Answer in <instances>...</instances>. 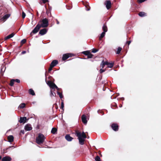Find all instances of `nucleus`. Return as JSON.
<instances>
[{"instance_id": "1", "label": "nucleus", "mask_w": 161, "mask_h": 161, "mask_svg": "<svg viewBox=\"0 0 161 161\" xmlns=\"http://www.w3.org/2000/svg\"><path fill=\"white\" fill-rule=\"evenodd\" d=\"M45 139L44 136L41 134H39L38 136L36 139V142L38 144L43 143Z\"/></svg>"}, {"instance_id": "2", "label": "nucleus", "mask_w": 161, "mask_h": 161, "mask_svg": "<svg viewBox=\"0 0 161 161\" xmlns=\"http://www.w3.org/2000/svg\"><path fill=\"white\" fill-rule=\"evenodd\" d=\"M75 134L78 137L79 143L81 145H83L84 144V139L81 137V133L76 131L75 132Z\"/></svg>"}, {"instance_id": "3", "label": "nucleus", "mask_w": 161, "mask_h": 161, "mask_svg": "<svg viewBox=\"0 0 161 161\" xmlns=\"http://www.w3.org/2000/svg\"><path fill=\"white\" fill-rule=\"evenodd\" d=\"M42 24L41 25H40L41 27H42L45 28L48 26V21L47 18L43 19L42 20Z\"/></svg>"}, {"instance_id": "4", "label": "nucleus", "mask_w": 161, "mask_h": 161, "mask_svg": "<svg viewBox=\"0 0 161 161\" xmlns=\"http://www.w3.org/2000/svg\"><path fill=\"white\" fill-rule=\"evenodd\" d=\"M102 29L103 30V32L101 34L100 38H103L105 35V32H107L108 29L106 25L104 24L102 27Z\"/></svg>"}, {"instance_id": "5", "label": "nucleus", "mask_w": 161, "mask_h": 161, "mask_svg": "<svg viewBox=\"0 0 161 161\" xmlns=\"http://www.w3.org/2000/svg\"><path fill=\"white\" fill-rule=\"evenodd\" d=\"M73 54L72 53H67L64 54L63 56L62 59L63 60H65L67 59L69 57H72Z\"/></svg>"}, {"instance_id": "6", "label": "nucleus", "mask_w": 161, "mask_h": 161, "mask_svg": "<svg viewBox=\"0 0 161 161\" xmlns=\"http://www.w3.org/2000/svg\"><path fill=\"white\" fill-rule=\"evenodd\" d=\"M41 28V25L39 24H37L36 27L34 28L33 30L32 31V32L31 33H31H32L34 34H36L37 33L39 30Z\"/></svg>"}, {"instance_id": "7", "label": "nucleus", "mask_w": 161, "mask_h": 161, "mask_svg": "<svg viewBox=\"0 0 161 161\" xmlns=\"http://www.w3.org/2000/svg\"><path fill=\"white\" fill-rule=\"evenodd\" d=\"M111 127L112 129L115 131H118V125L116 124H112Z\"/></svg>"}, {"instance_id": "8", "label": "nucleus", "mask_w": 161, "mask_h": 161, "mask_svg": "<svg viewBox=\"0 0 161 161\" xmlns=\"http://www.w3.org/2000/svg\"><path fill=\"white\" fill-rule=\"evenodd\" d=\"M106 5V7L108 9L110 8L111 5V3L110 1H106L104 3Z\"/></svg>"}, {"instance_id": "9", "label": "nucleus", "mask_w": 161, "mask_h": 161, "mask_svg": "<svg viewBox=\"0 0 161 161\" xmlns=\"http://www.w3.org/2000/svg\"><path fill=\"white\" fill-rule=\"evenodd\" d=\"M10 16V14H6L4 15L3 18L0 19V21L4 22Z\"/></svg>"}, {"instance_id": "10", "label": "nucleus", "mask_w": 161, "mask_h": 161, "mask_svg": "<svg viewBox=\"0 0 161 161\" xmlns=\"http://www.w3.org/2000/svg\"><path fill=\"white\" fill-rule=\"evenodd\" d=\"M24 129L26 131H30L32 129V127L30 124H27L25 126Z\"/></svg>"}, {"instance_id": "11", "label": "nucleus", "mask_w": 161, "mask_h": 161, "mask_svg": "<svg viewBox=\"0 0 161 161\" xmlns=\"http://www.w3.org/2000/svg\"><path fill=\"white\" fill-rule=\"evenodd\" d=\"M81 120L84 124H86L87 123V121L86 120V117L85 114H83L82 116Z\"/></svg>"}, {"instance_id": "12", "label": "nucleus", "mask_w": 161, "mask_h": 161, "mask_svg": "<svg viewBox=\"0 0 161 161\" xmlns=\"http://www.w3.org/2000/svg\"><path fill=\"white\" fill-rule=\"evenodd\" d=\"M47 32V30L44 28L40 30L39 32V34L42 36L46 34Z\"/></svg>"}, {"instance_id": "13", "label": "nucleus", "mask_w": 161, "mask_h": 161, "mask_svg": "<svg viewBox=\"0 0 161 161\" xmlns=\"http://www.w3.org/2000/svg\"><path fill=\"white\" fill-rule=\"evenodd\" d=\"M58 63V61L56 60H53L50 64V66L52 67L55 66Z\"/></svg>"}, {"instance_id": "14", "label": "nucleus", "mask_w": 161, "mask_h": 161, "mask_svg": "<svg viewBox=\"0 0 161 161\" xmlns=\"http://www.w3.org/2000/svg\"><path fill=\"white\" fill-rule=\"evenodd\" d=\"M26 117H21L19 121L20 123H25L26 122Z\"/></svg>"}, {"instance_id": "15", "label": "nucleus", "mask_w": 161, "mask_h": 161, "mask_svg": "<svg viewBox=\"0 0 161 161\" xmlns=\"http://www.w3.org/2000/svg\"><path fill=\"white\" fill-rule=\"evenodd\" d=\"M11 160V158L8 156H6L3 158L2 161H10Z\"/></svg>"}, {"instance_id": "16", "label": "nucleus", "mask_w": 161, "mask_h": 161, "mask_svg": "<svg viewBox=\"0 0 161 161\" xmlns=\"http://www.w3.org/2000/svg\"><path fill=\"white\" fill-rule=\"evenodd\" d=\"M66 139L68 141H71L73 139V138L71 137L69 134H67L65 136Z\"/></svg>"}, {"instance_id": "17", "label": "nucleus", "mask_w": 161, "mask_h": 161, "mask_svg": "<svg viewBox=\"0 0 161 161\" xmlns=\"http://www.w3.org/2000/svg\"><path fill=\"white\" fill-rule=\"evenodd\" d=\"M8 142H11L14 141V137L12 135H10L8 137Z\"/></svg>"}, {"instance_id": "18", "label": "nucleus", "mask_w": 161, "mask_h": 161, "mask_svg": "<svg viewBox=\"0 0 161 161\" xmlns=\"http://www.w3.org/2000/svg\"><path fill=\"white\" fill-rule=\"evenodd\" d=\"M29 93L32 96H34L35 95V92L32 89H29Z\"/></svg>"}, {"instance_id": "19", "label": "nucleus", "mask_w": 161, "mask_h": 161, "mask_svg": "<svg viewBox=\"0 0 161 161\" xmlns=\"http://www.w3.org/2000/svg\"><path fill=\"white\" fill-rule=\"evenodd\" d=\"M146 14L144 12H140L138 14V15L140 17H143L146 15Z\"/></svg>"}, {"instance_id": "20", "label": "nucleus", "mask_w": 161, "mask_h": 161, "mask_svg": "<svg viewBox=\"0 0 161 161\" xmlns=\"http://www.w3.org/2000/svg\"><path fill=\"white\" fill-rule=\"evenodd\" d=\"M57 131V129L55 128H53L51 131V132L53 134H55Z\"/></svg>"}, {"instance_id": "21", "label": "nucleus", "mask_w": 161, "mask_h": 161, "mask_svg": "<svg viewBox=\"0 0 161 161\" xmlns=\"http://www.w3.org/2000/svg\"><path fill=\"white\" fill-rule=\"evenodd\" d=\"M114 63H109L107 65V67L108 68H112L113 67V66L114 65Z\"/></svg>"}, {"instance_id": "22", "label": "nucleus", "mask_w": 161, "mask_h": 161, "mask_svg": "<svg viewBox=\"0 0 161 161\" xmlns=\"http://www.w3.org/2000/svg\"><path fill=\"white\" fill-rule=\"evenodd\" d=\"M81 137L84 139H85L86 138V136L84 132H83L81 133Z\"/></svg>"}, {"instance_id": "23", "label": "nucleus", "mask_w": 161, "mask_h": 161, "mask_svg": "<svg viewBox=\"0 0 161 161\" xmlns=\"http://www.w3.org/2000/svg\"><path fill=\"white\" fill-rule=\"evenodd\" d=\"M25 103H21L19 106V107L21 108H23L25 107Z\"/></svg>"}, {"instance_id": "24", "label": "nucleus", "mask_w": 161, "mask_h": 161, "mask_svg": "<svg viewBox=\"0 0 161 161\" xmlns=\"http://www.w3.org/2000/svg\"><path fill=\"white\" fill-rule=\"evenodd\" d=\"M121 50H122V48H121L120 47H118V48L117 49V51L116 52V54H119L120 53V52H121Z\"/></svg>"}, {"instance_id": "25", "label": "nucleus", "mask_w": 161, "mask_h": 161, "mask_svg": "<svg viewBox=\"0 0 161 161\" xmlns=\"http://www.w3.org/2000/svg\"><path fill=\"white\" fill-rule=\"evenodd\" d=\"M56 96V94L54 92H53L52 91H50V96L51 97H52L53 96L55 97Z\"/></svg>"}, {"instance_id": "26", "label": "nucleus", "mask_w": 161, "mask_h": 161, "mask_svg": "<svg viewBox=\"0 0 161 161\" xmlns=\"http://www.w3.org/2000/svg\"><path fill=\"white\" fill-rule=\"evenodd\" d=\"M89 53L90 52L89 51H87L83 52H82V53L87 56Z\"/></svg>"}, {"instance_id": "27", "label": "nucleus", "mask_w": 161, "mask_h": 161, "mask_svg": "<svg viewBox=\"0 0 161 161\" xmlns=\"http://www.w3.org/2000/svg\"><path fill=\"white\" fill-rule=\"evenodd\" d=\"M14 79H12L11 81L10 82V85L11 86H13L14 84Z\"/></svg>"}, {"instance_id": "28", "label": "nucleus", "mask_w": 161, "mask_h": 161, "mask_svg": "<svg viewBox=\"0 0 161 161\" xmlns=\"http://www.w3.org/2000/svg\"><path fill=\"white\" fill-rule=\"evenodd\" d=\"M50 87L52 89H53L54 88H57V86L54 83H53Z\"/></svg>"}, {"instance_id": "29", "label": "nucleus", "mask_w": 161, "mask_h": 161, "mask_svg": "<svg viewBox=\"0 0 161 161\" xmlns=\"http://www.w3.org/2000/svg\"><path fill=\"white\" fill-rule=\"evenodd\" d=\"M57 93L58 95H59V97L60 98H62L63 97V96L62 95V93H60L58 91L57 92Z\"/></svg>"}, {"instance_id": "30", "label": "nucleus", "mask_w": 161, "mask_h": 161, "mask_svg": "<svg viewBox=\"0 0 161 161\" xmlns=\"http://www.w3.org/2000/svg\"><path fill=\"white\" fill-rule=\"evenodd\" d=\"M95 160L96 161H101L100 158L98 156H97L96 157Z\"/></svg>"}, {"instance_id": "31", "label": "nucleus", "mask_w": 161, "mask_h": 161, "mask_svg": "<svg viewBox=\"0 0 161 161\" xmlns=\"http://www.w3.org/2000/svg\"><path fill=\"white\" fill-rule=\"evenodd\" d=\"M26 41V40L25 39H24L21 40V44L22 45L25 43Z\"/></svg>"}, {"instance_id": "32", "label": "nucleus", "mask_w": 161, "mask_h": 161, "mask_svg": "<svg viewBox=\"0 0 161 161\" xmlns=\"http://www.w3.org/2000/svg\"><path fill=\"white\" fill-rule=\"evenodd\" d=\"M93 56V55L92 54L90 53H89V54L87 56V58H92Z\"/></svg>"}, {"instance_id": "33", "label": "nucleus", "mask_w": 161, "mask_h": 161, "mask_svg": "<svg viewBox=\"0 0 161 161\" xmlns=\"http://www.w3.org/2000/svg\"><path fill=\"white\" fill-rule=\"evenodd\" d=\"M53 83H52L51 81H48L47 83V84L51 87Z\"/></svg>"}, {"instance_id": "34", "label": "nucleus", "mask_w": 161, "mask_h": 161, "mask_svg": "<svg viewBox=\"0 0 161 161\" xmlns=\"http://www.w3.org/2000/svg\"><path fill=\"white\" fill-rule=\"evenodd\" d=\"M98 51V50L93 48L92 50V52L94 53H96Z\"/></svg>"}, {"instance_id": "35", "label": "nucleus", "mask_w": 161, "mask_h": 161, "mask_svg": "<svg viewBox=\"0 0 161 161\" xmlns=\"http://www.w3.org/2000/svg\"><path fill=\"white\" fill-rule=\"evenodd\" d=\"M102 63H103L104 64H105V65H108L109 63L108 61L104 62V60L102 61Z\"/></svg>"}, {"instance_id": "36", "label": "nucleus", "mask_w": 161, "mask_h": 161, "mask_svg": "<svg viewBox=\"0 0 161 161\" xmlns=\"http://www.w3.org/2000/svg\"><path fill=\"white\" fill-rule=\"evenodd\" d=\"M64 102H63V101L62 102H61V108L63 110H64Z\"/></svg>"}, {"instance_id": "37", "label": "nucleus", "mask_w": 161, "mask_h": 161, "mask_svg": "<svg viewBox=\"0 0 161 161\" xmlns=\"http://www.w3.org/2000/svg\"><path fill=\"white\" fill-rule=\"evenodd\" d=\"M14 35V33H12L11 34H10L8 35L9 36V37L10 38H11Z\"/></svg>"}, {"instance_id": "38", "label": "nucleus", "mask_w": 161, "mask_h": 161, "mask_svg": "<svg viewBox=\"0 0 161 161\" xmlns=\"http://www.w3.org/2000/svg\"><path fill=\"white\" fill-rule=\"evenodd\" d=\"M25 16V13L24 12H23L22 13V17L24 19Z\"/></svg>"}, {"instance_id": "39", "label": "nucleus", "mask_w": 161, "mask_h": 161, "mask_svg": "<svg viewBox=\"0 0 161 161\" xmlns=\"http://www.w3.org/2000/svg\"><path fill=\"white\" fill-rule=\"evenodd\" d=\"M105 71V69H103L102 68L100 69L99 70V72L100 73H102L103 72H104Z\"/></svg>"}, {"instance_id": "40", "label": "nucleus", "mask_w": 161, "mask_h": 161, "mask_svg": "<svg viewBox=\"0 0 161 161\" xmlns=\"http://www.w3.org/2000/svg\"><path fill=\"white\" fill-rule=\"evenodd\" d=\"M138 0V2L139 3H142L144 2L146 0Z\"/></svg>"}, {"instance_id": "41", "label": "nucleus", "mask_w": 161, "mask_h": 161, "mask_svg": "<svg viewBox=\"0 0 161 161\" xmlns=\"http://www.w3.org/2000/svg\"><path fill=\"white\" fill-rule=\"evenodd\" d=\"M14 81L16 82L17 83H19L20 82V80L18 79H14Z\"/></svg>"}, {"instance_id": "42", "label": "nucleus", "mask_w": 161, "mask_h": 161, "mask_svg": "<svg viewBox=\"0 0 161 161\" xmlns=\"http://www.w3.org/2000/svg\"><path fill=\"white\" fill-rule=\"evenodd\" d=\"M105 65V64L103 63L102 62V64H101V66H102V68H103L104 67Z\"/></svg>"}, {"instance_id": "43", "label": "nucleus", "mask_w": 161, "mask_h": 161, "mask_svg": "<svg viewBox=\"0 0 161 161\" xmlns=\"http://www.w3.org/2000/svg\"><path fill=\"white\" fill-rule=\"evenodd\" d=\"M53 67H52V66H51L50 65V68H49V69H48V71H51L52 69V68H53Z\"/></svg>"}, {"instance_id": "44", "label": "nucleus", "mask_w": 161, "mask_h": 161, "mask_svg": "<svg viewBox=\"0 0 161 161\" xmlns=\"http://www.w3.org/2000/svg\"><path fill=\"white\" fill-rule=\"evenodd\" d=\"M10 38L9 37V36L8 35L5 38V40H6L7 39H9Z\"/></svg>"}, {"instance_id": "45", "label": "nucleus", "mask_w": 161, "mask_h": 161, "mask_svg": "<svg viewBox=\"0 0 161 161\" xmlns=\"http://www.w3.org/2000/svg\"><path fill=\"white\" fill-rule=\"evenodd\" d=\"M43 2V3H45L48 2V0H42Z\"/></svg>"}, {"instance_id": "46", "label": "nucleus", "mask_w": 161, "mask_h": 161, "mask_svg": "<svg viewBox=\"0 0 161 161\" xmlns=\"http://www.w3.org/2000/svg\"><path fill=\"white\" fill-rule=\"evenodd\" d=\"M131 41H127V42H126V43H127V44H128V45H129L130 44V43H131Z\"/></svg>"}, {"instance_id": "47", "label": "nucleus", "mask_w": 161, "mask_h": 161, "mask_svg": "<svg viewBox=\"0 0 161 161\" xmlns=\"http://www.w3.org/2000/svg\"><path fill=\"white\" fill-rule=\"evenodd\" d=\"M26 53V51H23L21 52V54H25V53Z\"/></svg>"}, {"instance_id": "48", "label": "nucleus", "mask_w": 161, "mask_h": 161, "mask_svg": "<svg viewBox=\"0 0 161 161\" xmlns=\"http://www.w3.org/2000/svg\"><path fill=\"white\" fill-rule=\"evenodd\" d=\"M20 132H21V133H22L23 134H24L25 133V131H24V130H21L20 131Z\"/></svg>"}, {"instance_id": "49", "label": "nucleus", "mask_w": 161, "mask_h": 161, "mask_svg": "<svg viewBox=\"0 0 161 161\" xmlns=\"http://www.w3.org/2000/svg\"><path fill=\"white\" fill-rule=\"evenodd\" d=\"M86 10L87 11H89L90 10V8H87L86 6Z\"/></svg>"}, {"instance_id": "50", "label": "nucleus", "mask_w": 161, "mask_h": 161, "mask_svg": "<svg viewBox=\"0 0 161 161\" xmlns=\"http://www.w3.org/2000/svg\"><path fill=\"white\" fill-rule=\"evenodd\" d=\"M56 21H57V24H59V22L58 21V20L57 19H56Z\"/></svg>"}, {"instance_id": "51", "label": "nucleus", "mask_w": 161, "mask_h": 161, "mask_svg": "<svg viewBox=\"0 0 161 161\" xmlns=\"http://www.w3.org/2000/svg\"><path fill=\"white\" fill-rule=\"evenodd\" d=\"M56 88L57 90H59V88L57 87V88Z\"/></svg>"}, {"instance_id": "52", "label": "nucleus", "mask_w": 161, "mask_h": 161, "mask_svg": "<svg viewBox=\"0 0 161 161\" xmlns=\"http://www.w3.org/2000/svg\"><path fill=\"white\" fill-rule=\"evenodd\" d=\"M2 158V157L1 156H0V160H1Z\"/></svg>"}, {"instance_id": "53", "label": "nucleus", "mask_w": 161, "mask_h": 161, "mask_svg": "<svg viewBox=\"0 0 161 161\" xmlns=\"http://www.w3.org/2000/svg\"><path fill=\"white\" fill-rule=\"evenodd\" d=\"M123 98V100H124V98Z\"/></svg>"}, {"instance_id": "54", "label": "nucleus", "mask_w": 161, "mask_h": 161, "mask_svg": "<svg viewBox=\"0 0 161 161\" xmlns=\"http://www.w3.org/2000/svg\"><path fill=\"white\" fill-rule=\"evenodd\" d=\"M122 107V105L121 106L120 105V107Z\"/></svg>"}, {"instance_id": "55", "label": "nucleus", "mask_w": 161, "mask_h": 161, "mask_svg": "<svg viewBox=\"0 0 161 161\" xmlns=\"http://www.w3.org/2000/svg\"><path fill=\"white\" fill-rule=\"evenodd\" d=\"M122 107V105L121 106L120 105V107Z\"/></svg>"}, {"instance_id": "56", "label": "nucleus", "mask_w": 161, "mask_h": 161, "mask_svg": "<svg viewBox=\"0 0 161 161\" xmlns=\"http://www.w3.org/2000/svg\"><path fill=\"white\" fill-rule=\"evenodd\" d=\"M13 147V146H10V147Z\"/></svg>"}]
</instances>
